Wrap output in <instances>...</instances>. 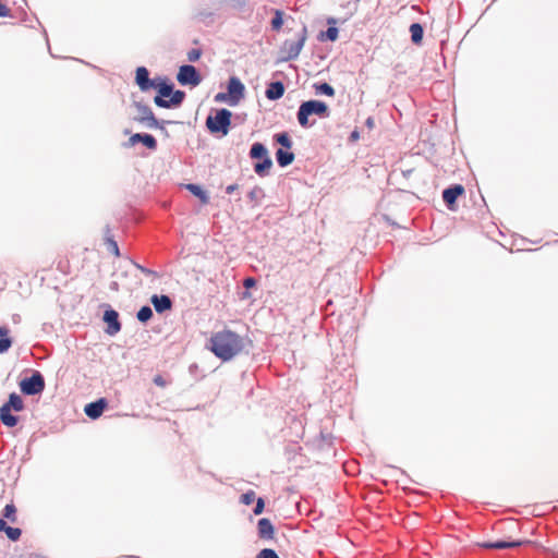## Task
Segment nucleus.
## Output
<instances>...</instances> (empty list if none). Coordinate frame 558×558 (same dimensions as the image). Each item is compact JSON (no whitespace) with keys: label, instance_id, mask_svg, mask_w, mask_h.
<instances>
[{"label":"nucleus","instance_id":"nucleus-1","mask_svg":"<svg viewBox=\"0 0 558 558\" xmlns=\"http://www.w3.org/2000/svg\"><path fill=\"white\" fill-rule=\"evenodd\" d=\"M151 89L157 92V95L154 97L155 105L163 109L179 108L186 96L184 90L174 89V84L163 76L155 77Z\"/></svg>","mask_w":558,"mask_h":558},{"label":"nucleus","instance_id":"nucleus-2","mask_svg":"<svg viewBox=\"0 0 558 558\" xmlns=\"http://www.w3.org/2000/svg\"><path fill=\"white\" fill-rule=\"evenodd\" d=\"M207 347L217 357L229 361L240 352L239 336L229 330L216 332Z\"/></svg>","mask_w":558,"mask_h":558},{"label":"nucleus","instance_id":"nucleus-3","mask_svg":"<svg viewBox=\"0 0 558 558\" xmlns=\"http://www.w3.org/2000/svg\"><path fill=\"white\" fill-rule=\"evenodd\" d=\"M330 114L328 106L322 100H307L303 101L296 112V119L302 128H312L315 124V120H310L311 116H317L318 118H328Z\"/></svg>","mask_w":558,"mask_h":558},{"label":"nucleus","instance_id":"nucleus-4","mask_svg":"<svg viewBox=\"0 0 558 558\" xmlns=\"http://www.w3.org/2000/svg\"><path fill=\"white\" fill-rule=\"evenodd\" d=\"M232 112L226 108L216 109L206 118V126L211 134L227 135L231 125Z\"/></svg>","mask_w":558,"mask_h":558},{"label":"nucleus","instance_id":"nucleus-5","mask_svg":"<svg viewBox=\"0 0 558 558\" xmlns=\"http://www.w3.org/2000/svg\"><path fill=\"white\" fill-rule=\"evenodd\" d=\"M24 409V402L21 396L12 392L9 399L0 408V421L8 427H14L19 423V417L12 414V411L20 412Z\"/></svg>","mask_w":558,"mask_h":558},{"label":"nucleus","instance_id":"nucleus-6","mask_svg":"<svg viewBox=\"0 0 558 558\" xmlns=\"http://www.w3.org/2000/svg\"><path fill=\"white\" fill-rule=\"evenodd\" d=\"M307 39V29L306 26H303L301 32L298 34V38L295 40L286 39L280 48L281 58L280 61H291L295 60Z\"/></svg>","mask_w":558,"mask_h":558},{"label":"nucleus","instance_id":"nucleus-7","mask_svg":"<svg viewBox=\"0 0 558 558\" xmlns=\"http://www.w3.org/2000/svg\"><path fill=\"white\" fill-rule=\"evenodd\" d=\"M20 389L26 396H36L45 390V378L43 374L35 371L32 376L20 381Z\"/></svg>","mask_w":558,"mask_h":558},{"label":"nucleus","instance_id":"nucleus-8","mask_svg":"<svg viewBox=\"0 0 558 558\" xmlns=\"http://www.w3.org/2000/svg\"><path fill=\"white\" fill-rule=\"evenodd\" d=\"M133 107L137 111V116L133 118L134 121L143 124L147 129L159 126V120L155 117L150 107L141 101H134Z\"/></svg>","mask_w":558,"mask_h":558},{"label":"nucleus","instance_id":"nucleus-9","mask_svg":"<svg viewBox=\"0 0 558 558\" xmlns=\"http://www.w3.org/2000/svg\"><path fill=\"white\" fill-rule=\"evenodd\" d=\"M177 80L183 86L195 87L201 84L202 76L194 65L183 64L179 68Z\"/></svg>","mask_w":558,"mask_h":558},{"label":"nucleus","instance_id":"nucleus-10","mask_svg":"<svg viewBox=\"0 0 558 558\" xmlns=\"http://www.w3.org/2000/svg\"><path fill=\"white\" fill-rule=\"evenodd\" d=\"M104 322L107 324L105 332L109 336H116L121 330V323L119 320V313L112 307L108 306L102 316Z\"/></svg>","mask_w":558,"mask_h":558},{"label":"nucleus","instance_id":"nucleus-11","mask_svg":"<svg viewBox=\"0 0 558 558\" xmlns=\"http://www.w3.org/2000/svg\"><path fill=\"white\" fill-rule=\"evenodd\" d=\"M226 94L232 100V104L235 106L240 102V100L244 97V84L236 76H231L227 84Z\"/></svg>","mask_w":558,"mask_h":558},{"label":"nucleus","instance_id":"nucleus-12","mask_svg":"<svg viewBox=\"0 0 558 558\" xmlns=\"http://www.w3.org/2000/svg\"><path fill=\"white\" fill-rule=\"evenodd\" d=\"M138 143H142L145 147L150 150L157 149V140L148 133H135L130 136L126 143H124L125 147H132Z\"/></svg>","mask_w":558,"mask_h":558},{"label":"nucleus","instance_id":"nucleus-13","mask_svg":"<svg viewBox=\"0 0 558 558\" xmlns=\"http://www.w3.org/2000/svg\"><path fill=\"white\" fill-rule=\"evenodd\" d=\"M155 77H149V71L145 66H138L135 71V83L142 92H148L153 88Z\"/></svg>","mask_w":558,"mask_h":558},{"label":"nucleus","instance_id":"nucleus-14","mask_svg":"<svg viewBox=\"0 0 558 558\" xmlns=\"http://www.w3.org/2000/svg\"><path fill=\"white\" fill-rule=\"evenodd\" d=\"M107 405V400L105 398H100L96 401L87 403L84 408V412L89 418L97 420L102 415Z\"/></svg>","mask_w":558,"mask_h":558},{"label":"nucleus","instance_id":"nucleus-15","mask_svg":"<svg viewBox=\"0 0 558 558\" xmlns=\"http://www.w3.org/2000/svg\"><path fill=\"white\" fill-rule=\"evenodd\" d=\"M257 536L263 541H272L275 538V526L267 518L257 521Z\"/></svg>","mask_w":558,"mask_h":558},{"label":"nucleus","instance_id":"nucleus-16","mask_svg":"<svg viewBox=\"0 0 558 558\" xmlns=\"http://www.w3.org/2000/svg\"><path fill=\"white\" fill-rule=\"evenodd\" d=\"M464 193V187L460 184L451 185L444 190L442 199L449 208L456 203L457 198Z\"/></svg>","mask_w":558,"mask_h":558},{"label":"nucleus","instance_id":"nucleus-17","mask_svg":"<svg viewBox=\"0 0 558 558\" xmlns=\"http://www.w3.org/2000/svg\"><path fill=\"white\" fill-rule=\"evenodd\" d=\"M150 302L158 314L169 311L172 307V300L166 294H154L150 298Z\"/></svg>","mask_w":558,"mask_h":558},{"label":"nucleus","instance_id":"nucleus-18","mask_svg":"<svg viewBox=\"0 0 558 558\" xmlns=\"http://www.w3.org/2000/svg\"><path fill=\"white\" fill-rule=\"evenodd\" d=\"M284 94V85L280 81L271 82L266 89V97L269 100H277Z\"/></svg>","mask_w":558,"mask_h":558},{"label":"nucleus","instance_id":"nucleus-19","mask_svg":"<svg viewBox=\"0 0 558 558\" xmlns=\"http://www.w3.org/2000/svg\"><path fill=\"white\" fill-rule=\"evenodd\" d=\"M274 163L270 157H266L264 159L257 160L254 163V171L255 173L260 177H267L270 173V170L272 168Z\"/></svg>","mask_w":558,"mask_h":558},{"label":"nucleus","instance_id":"nucleus-20","mask_svg":"<svg viewBox=\"0 0 558 558\" xmlns=\"http://www.w3.org/2000/svg\"><path fill=\"white\" fill-rule=\"evenodd\" d=\"M276 160L280 167L284 168L293 162L294 154L289 149L279 148L276 151Z\"/></svg>","mask_w":558,"mask_h":558},{"label":"nucleus","instance_id":"nucleus-21","mask_svg":"<svg viewBox=\"0 0 558 558\" xmlns=\"http://www.w3.org/2000/svg\"><path fill=\"white\" fill-rule=\"evenodd\" d=\"M0 532H4L8 538L13 542L19 541L22 535L21 529L8 525L3 519H0Z\"/></svg>","mask_w":558,"mask_h":558},{"label":"nucleus","instance_id":"nucleus-22","mask_svg":"<svg viewBox=\"0 0 558 558\" xmlns=\"http://www.w3.org/2000/svg\"><path fill=\"white\" fill-rule=\"evenodd\" d=\"M521 544H522L521 541H513V542L497 541V542L484 543L483 547L489 548V549H507V548L519 547Z\"/></svg>","mask_w":558,"mask_h":558},{"label":"nucleus","instance_id":"nucleus-23","mask_svg":"<svg viewBox=\"0 0 558 558\" xmlns=\"http://www.w3.org/2000/svg\"><path fill=\"white\" fill-rule=\"evenodd\" d=\"M250 157L252 159L260 160V159H264V158L270 157V156L268 154L266 146L262 143L256 142L251 146Z\"/></svg>","mask_w":558,"mask_h":558},{"label":"nucleus","instance_id":"nucleus-24","mask_svg":"<svg viewBox=\"0 0 558 558\" xmlns=\"http://www.w3.org/2000/svg\"><path fill=\"white\" fill-rule=\"evenodd\" d=\"M9 328L7 326H0V354L9 351L12 345V339L9 337Z\"/></svg>","mask_w":558,"mask_h":558},{"label":"nucleus","instance_id":"nucleus-25","mask_svg":"<svg viewBox=\"0 0 558 558\" xmlns=\"http://www.w3.org/2000/svg\"><path fill=\"white\" fill-rule=\"evenodd\" d=\"M186 190L190 191L194 196L198 197L203 204H207L209 201V196L206 191L198 184L189 183L186 184Z\"/></svg>","mask_w":558,"mask_h":558},{"label":"nucleus","instance_id":"nucleus-26","mask_svg":"<svg viewBox=\"0 0 558 558\" xmlns=\"http://www.w3.org/2000/svg\"><path fill=\"white\" fill-rule=\"evenodd\" d=\"M411 39L414 44H420L423 39L424 29L418 23H413L410 26Z\"/></svg>","mask_w":558,"mask_h":558},{"label":"nucleus","instance_id":"nucleus-27","mask_svg":"<svg viewBox=\"0 0 558 558\" xmlns=\"http://www.w3.org/2000/svg\"><path fill=\"white\" fill-rule=\"evenodd\" d=\"M274 140L284 149H291L293 145L291 137L286 132L275 134Z\"/></svg>","mask_w":558,"mask_h":558},{"label":"nucleus","instance_id":"nucleus-28","mask_svg":"<svg viewBox=\"0 0 558 558\" xmlns=\"http://www.w3.org/2000/svg\"><path fill=\"white\" fill-rule=\"evenodd\" d=\"M0 519H3L5 521L9 520L10 522L14 523L16 522V508L13 504H8L3 511L2 517Z\"/></svg>","mask_w":558,"mask_h":558},{"label":"nucleus","instance_id":"nucleus-29","mask_svg":"<svg viewBox=\"0 0 558 558\" xmlns=\"http://www.w3.org/2000/svg\"><path fill=\"white\" fill-rule=\"evenodd\" d=\"M151 317H153V310L148 305L142 306L136 314V318L141 323H147Z\"/></svg>","mask_w":558,"mask_h":558},{"label":"nucleus","instance_id":"nucleus-30","mask_svg":"<svg viewBox=\"0 0 558 558\" xmlns=\"http://www.w3.org/2000/svg\"><path fill=\"white\" fill-rule=\"evenodd\" d=\"M339 31L335 26H329L325 32L320 33L319 38L322 40L327 39L330 41H335L338 38Z\"/></svg>","mask_w":558,"mask_h":558},{"label":"nucleus","instance_id":"nucleus-31","mask_svg":"<svg viewBox=\"0 0 558 558\" xmlns=\"http://www.w3.org/2000/svg\"><path fill=\"white\" fill-rule=\"evenodd\" d=\"M315 90L317 94L326 95L332 97L335 95L333 87L328 83H320L315 85Z\"/></svg>","mask_w":558,"mask_h":558},{"label":"nucleus","instance_id":"nucleus-32","mask_svg":"<svg viewBox=\"0 0 558 558\" xmlns=\"http://www.w3.org/2000/svg\"><path fill=\"white\" fill-rule=\"evenodd\" d=\"M283 13L280 10H275V15L271 20V28L274 31H279L283 24Z\"/></svg>","mask_w":558,"mask_h":558},{"label":"nucleus","instance_id":"nucleus-33","mask_svg":"<svg viewBox=\"0 0 558 558\" xmlns=\"http://www.w3.org/2000/svg\"><path fill=\"white\" fill-rule=\"evenodd\" d=\"M105 244L110 253H112L114 256H120V250L113 236H107Z\"/></svg>","mask_w":558,"mask_h":558},{"label":"nucleus","instance_id":"nucleus-34","mask_svg":"<svg viewBox=\"0 0 558 558\" xmlns=\"http://www.w3.org/2000/svg\"><path fill=\"white\" fill-rule=\"evenodd\" d=\"M214 101L218 104H227L231 107L235 106V104H232V100L230 99V97H228L226 92H220L216 94L214 97Z\"/></svg>","mask_w":558,"mask_h":558},{"label":"nucleus","instance_id":"nucleus-35","mask_svg":"<svg viewBox=\"0 0 558 558\" xmlns=\"http://www.w3.org/2000/svg\"><path fill=\"white\" fill-rule=\"evenodd\" d=\"M255 558H280L276 550L271 548H263Z\"/></svg>","mask_w":558,"mask_h":558},{"label":"nucleus","instance_id":"nucleus-36","mask_svg":"<svg viewBox=\"0 0 558 558\" xmlns=\"http://www.w3.org/2000/svg\"><path fill=\"white\" fill-rule=\"evenodd\" d=\"M264 509H265V500H264V498L258 497L256 499L255 507L253 508V513L255 515H259L264 512Z\"/></svg>","mask_w":558,"mask_h":558},{"label":"nucleus","instance_id":"nucleus-37","mask_svg":"<svg viewBox=\"0 0 558 558\" xmlns=\"http://www.w3.org/2000/svg\"><path fill=\"white\" fill-rule=\"evenodd\" d=\"M134 266L136 269H138L141 272H143L146 276H154V277L158 276V274L156 271L148 269L138 263H134Z\"/></svg>","mask_w":558,"mask_h":558},{"label":"nucleus","instance_id":"nucleus-38","mask_svg":"<svg viewBox=\"0 0 558 558\" xmlns=\"http://www.w3.org/2000/svg\"><path fill=\"white\" fill-rule=\"evenodd\" d=\"M201 50L199 49H192L187 52V60L191 62H195L201 58Z\"/></svg>","mask_w":558,"mask_h":558},{"label":"nucleus","instance_id":"nucleus-39","mask_svg":"<svg viewBox=\"0 0 558 558\" xmlns=\"http://www.w3.org/2000/svg\"><path fill=\"white\" fill-rule=\"evenodd\" d=\"M159 126H153L151 129H158L161 131V133L165 135V136H169V133L167 131V129L165 128V124L167 123H172L171 121H165V120H159Z\"/></svg>","mask_w":558,"mask_h":558},{"label":"nucleus","instance_id":"nucleus-40","mask_svg":"<svg viewBox=\"0 0 558 558\" xmlns=\"http://www.w3.org/2000/svg\"><path fill=\"white\" fill-rule=\"evenodd\" d=\"M264 196V191L262 189H254L253 191H251L250 193V197L252 199H258L260 197Z\"/></svg>","mask_w":558,"mask_h":558},{"label":"nucleus","instance_id":"nucleus-41","mask_svg":"<svg viewBox=\"0 0 558 558\" xmlns=\"http://www.w3.org/2000/svg\"><path fill=\"white\" fill-rule=\"evenodd\" d=\"M255 500V492L252 489L246 490V506Z\"/></svg>","mask_w":558,"mask_h":558},{"label":"nucleus","instance_id":"nucleus-42","mask_svg":"<svg viewBox=\"0 0 558 558\" xmlns=\"http://www.w3.org/2000/svg\"><path fill=\"white\" fill-rule=\"evenodd\" d=\"M256 284V281L252 277H246V298L248 296L247 290L253 288Z\"/></svg>","mask_w":558,"mask_h":558},{"label":"nucleus","instance_id":"nucleus-43","mask_svg":"<svg viewBox=\"0 0 558 558\" xmlns=\"http://www.w3.org/2000/svg\"><path fill=\"white\" fill-rule=\"evenodd\" d=\"M238 187L236 184H231L226 187V193L231 194Z\"/></svg>","mask_w":558,"mask_h":558},{"label":"nucleus","instance_id":"nucleus-44","mask_svg":"<svg viewBox=\"0 0 558 558\" xmlns=\"http://www.w3.org/2000/svg\"><path fill=\"white\" fill-rule=\"evenodd\" d=\"M359 137H360V134H359V132H357L356 130H355V131H353V132L351 133V135H350V140H351V141H356V140H359Z\"/></svg>","mask_w":558,"mask_h":558},{"label":"nucleus","instance_id":"nucleus-45","mask_svg":"<svg viewBox=\"0 0 558 558\" xmlns=\"http://www.w3.org/2000/svg\"><path fill=\"white\" fill-rule=\"evenodd\" d=\"M107 236H112V234H111V230H110L109 226H106V228H105V239H106Z\"/></svg>","mask_w":558,"mask_h":558},{"label":"nucleus","instance_id":"nucleus-46","mask_svg":"<svg viewBox=\"0 0 558 558\" xmlns=\"http://www.w3.org/2000/svg\"><path fill=\"white\" fill-rule=\"evenodd\" d=\"M366 124H367V126H368V128H372V126L374 125V121H373V119H372V118H368V119L366 120Z\"/></svg>","mask_w":558,"mask_h":558},{"label":"nucleus","instance_id":"nucleus-47","mask_svg":"<svg viewBox=\"0 0 558 558\" xmlns=\"http://www.w3.org/2000/svg\"><path fill=\"white\" fill-rule=\"evenodd\" d=\"M155 384L162 385L163 384L162 378L160 376L156 377L155 378Z\"/></svg>","mask_w":558,"mask_h":558},{"label":"nucleus","instance_id":"nucleus-48","mask_svg":"<svg viewBox=\"0 0 558 558\" xmlns=\"http://www.w3.org/2000/svg\"><path fill=\"white\" fill-rule=\"evenodd\" d=\"M239 502L244 505V493L240 494L239 496Z\"/></svg>","mask_w":558,"mask_h":558},{"label":"nucleus","instance_id":"nucleus-49","mask_svg":"<svg viewBox=\"0 0 558 558\" xmlns=\"http://www.w3.org/2000/svg\"><path fill=\"white\" fill-rule=\"evenodd\" d=\"M238 294L240 295L241 299H244V292H239Z\"/></svg>","mask_w":558,"mask_h":558},{"label":"nucleus","instance_id":"nucleus-50","mask_svg":"<svg viewBox=\"0 0 558 558\" xmlns=\"http://www.w3.org/2000/svg\"><path fill=\"white\" fill-rule=\"evenodd\" d=\"M328 23H335V19H330Z\"/></svg>","mask_w":558,"mask_h":558}]
</instances>
